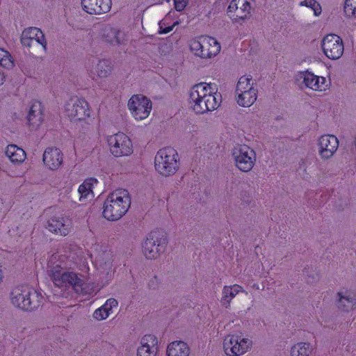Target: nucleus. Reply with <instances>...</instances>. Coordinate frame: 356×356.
I'll use <instances>...</instances> for the list:
<instances>
[{
	"label": "nucleus",
	"mask_w": 356,
	"mask_h": 356,
	"mask_svg": "<svg viewBox=\"0 0 356 356\" xmlns=\"http://www.w3.org/2000/svg\"><path fill=\"white\" fill-rule=\"evenodd\" d=\"M222 99L214 83H200L191 88L189 92L188 104L197 114H204L216 110Z\"/></svg>",
	"instance_id": "nucleus-1"
},
{
	"label": "nucleus",
	"mask_w": 356,
	"mask_h": 356,
	"mask_svg": "<svg viewBox=\"0 0 356 356\" xmlns=\"http://www.w3.org/2000/svg\"><path fill=\"white\" fill-rule=\"evenodd\" d=\"M130 205L131 197L128 191L117 189L111 193L105 200L102 215L108 220H118L127 212Z\"/></svg>",
	"instance_id": "nucleus-2"
},
{
	"label": "nucleus",
	"mask_w": 356,
	"mask_h": 356,
	"mask_svg": "<svg viewBox=\"0 0 356 356\" xmlns=\"http://www.w3.org/2000/svg\"><path fill=\"white\" fill-rule=\"evenodd\" d=\"M43 296L35 289L27 285L17 286L10 293V301L15 308L33 311L42 303Z\"/></svg>",
	"instance_id": "nucleus-3"
},
{
	"label": "nucleus",
	"mask_w": 356,
	"mask_h": 356,
	"mask_svg": "<svg viewBox=\"0 0 356 356\" xmlns=\"http://www.w3.org/2000/svg\"><path fill=\"white\" fill-rule=\"evenodd\" d=\"M49 275L55 286L61 289L72 288L76 293L83 295L90 294L93 292L92 289L89 288L85 282L83 275L77 274L73 271L65 270H50Z\"/></svg>",
	"instance_id": "nucleus-4"
},
{
	"label": "nucleus",
	"mask_w": 356,
	"mask_h": 356,
	"mask_svg": "<svg viewBox=\"0 0 356 356\" xmlns=\"http://www.w3.org/2000/svg\"><path fill=\"white\" fill-rule=\"evenodd\" d=\"M180 167V158L177 151L170 147L159 149L154 157V168L164 177L175 175Z\"/></svg>",
	"instance_id": "nucleus-5"
},
{
	"label": "nucleus",
	"mask_w": 356,
	"mask_h": 356,
	"mask_svg": "<svg viewBox=\"0 0 356 356\" xmlns=\"http://www.w3.org/2000/svg\"><path fill=\"white\" fill-rule=\"evenodd\" d=\"M65 112L70 121L84 130H88L92 122L91 110L88 102L82 98L72 99L66 106Z\"/></svg>",
	"instance_id": "nucleus-6"
},
{
	"label": "nucleus",
	"mask_w": 356,
	"mask_h": 356,
	"mask_svg": "<svg viewBox=\"0 0 356 356\" xmlns=\"http://www.w3.org/2000/svg\"><path fill=\"white\" fill-rule=\"evenodd\" d=\"M252 347V341L242 332L226 335L222 341V350L226 356H242Z\"/></svg>",
	"instance_id": "nucleus-7"
},
{
	"label": "nucleus",
	"mask_w": 356,
	"mask_h": 356,
	"mask_svg": "<svg viewBox=\"0 0 356 356\" xmlns=\"http://www.w3.org/2000/svg\"><path fill=\"white\" fill-rule=\"evenodd\" d=\"M191 51L202 59H211L216 57L221 50L220 42L214 38L201 36L190 41Z\"/></svg>",
	"instance_id": "nucleus-8"
},
{
	"label": "nucleus",
	"mask_w": 356,
	"mask_h": 356,
	"mask_svg": "<svg viewBox=\"0 0 356 356\" xmlns=\"http://www.w3.org/2000/svg\"><path fill=\"white\" fill-rule=\"evenodd\" d=\"M257 99V90L250 76H241L236 86L235 101L241 107H250Z\"/></svg>",
	"instance_id": "nucleus-9"
},
{
	"label": "nucleus",
	"mask_w": 356,
	"mask_h": 356,
	"mask_svg": "<svg viewBox=\"0 0 356 356\" xmlns=\"http://www.w3.org/2000/svg\"><path fill=\"white\" fill-rule=\"evenodd\" d=\"M232 156L236 168L243 172H250L257 161L254 149L244 144L234 147L232 151Z\"/></svg>",
	"instance_id": "nucleus-10"
},
{
	"label": "nucleus",
	"mask_w": 356,
	"mask_h": 356,
	"mask_svg": "<svg viewBox=\"0 0 356 356\" xmlns=\"http://www.w3.org/2000/svg\"><path fill=\"white\" fill-rule=\"evenodd\" d=\"M167 243L163 232H152L143 243V254L147 259H156L165 251Z\"/></svg>",
	"instance_id": "nucleus-11"
},
{
	"label": "nucleus",
	"mask_w": 356,
	"mask_h": 356,
	"mask_svg": "<svg viewBox=\"0 0 356 356\" xmlns=\"http://www.w3.org/2000/svg\"><path fill=\"white\" fill-rule=\"evenodd\" d=\"M127 108L131 116L136 121L140 122L149 116L152 110V102L143 95H133L128 100Z\"/></svg>",
	"instance_id": "nucleus-12"
},
{
	"label": "nucleus",
	"mask_w": 356,
	"mask_h": 356,
	"mask_svg": "<svg viewBox=\"0 0 356 356\" xmlns=\"http://www.w3.org/2000/svg\"><path fill=\"white\" fill-rule=\"evenodd\" d=\"M107 143L111 153L115 157L129 156L134 152L131 138L122 132L109 136Z\"/></svg>",
	"instance_id": "nucleus-13"
},
{
	"label": "nucleus",
	"mask_w": 356,
	"mask_h": 356,
	"mask_svg": "<svg viewBox=\"0 0 356 356\" xmlns=\"http://www.w3.org/2000/svg\"><path fill=\"white\" fill-rule=\"evenodd\" d=\"M339 142L333 134H323L317 139L318 154L321 159L327 161L334 156L339 148Z\"/></svg>",
	"instance_id": "nucleus-14"
},
{
	"label": "nucleus",
	"mask_w": 356,
	"mask_h": 356,
	"mask_svg": "<svg viewBox=\"0 0 356 356\" xmlns=\"http://www.w3.org/2000/svg\"><path fill=\"white\" fill-rule=\"evenodd\" d=\"M322 49L324 54L331 60L340 58L344 51L342 39L337 35L329 34L322 41Z\"/></svg>",
	"instance_id": "nucleus-15"
},
{
	"label": "nucleus",
	"mask_w": 356,
	"mask_h": 356,
	"mask_svg": "<svg viewBox=\"0 0 356 356\" xmlns=\"http://www.w3.org/2000/svg\"><path fill=\"white\" fill-rule=\"evenodd\" d=\"M299 76L305 88L312 91L324 92L330 87V80L324 76L316 75L312 72H302Z\"/></svg>",
	"instance_id": "nucleus-16"
},
{
	"label": "nucleus",
	"mask_w": 356,
	"mask_h": 356,
	"mask_svg": "<svg viewBox=\"0 0 356 356\" xmlns=\"http://www.w3.org/2000/svg\"><path fill=\"white\" fill-rule=\"evenodd\" d=\"M21 43L24 47L30 49L33 42H36L42 46L44 51L47 49V42L42 31L37 27H29L25 29L20 38Z\"/></svg>",
	"instance_id": "nucleus-17"
},
{
	"label": "nucleus",
	"mask_w": 356,
	"mask_h": 356,
	"mask_svg": "<svg viewBox=\"0 0 356 356\" xmlns=\"http://www.w3.org/2000/svg\"><path fill=\"white\" fill-rule=\"evenodd\" d=\"M251 5L248 0H232L227 8L230 17L238 22L250 17Z\"/></svg>",
	"instance_id": "nucleus-18"
},
{
	"label": "nucleus",
	"mask_w": 356,
	"mask_h": 356,
	"mask_svg": "<svg viewBox=\"0 0 356 356\" xmlns=\"http://www.w3.org/2000/svg\"><path fill=\"white\" fill-rule=\"evenodd\" d=\"M46 228L52 234L66 236L72 231V223L67 217L53 216L48 220Z\"/></svg>",
	"instance_id": "nucleus-19"
},
{
	"label": "nucleus",
	"mask_w": 356,
	"mask_h": 356,
	"mask_svg": "<svg viewBox=\"0 0 356 356\" xmlns=\"http://www.w3.org/2000/svg\"><path fill=\"white\" fill-rule=\"evenodd\" d=\"M337 307L341 312H350L356 309V293L348 288H341L336 293Z\"/></svg>",
	"instance_id": "nucleus-20"
},
{
	"label": "nucleus",
	"mask_w": 356,
	"mask_h": 356,
	"mask_svg": "<svg viewBox=\"0 0 356 356\" xmlns=\"http://www.w3.org/2000/svg\"><path fill=\"white\" fill-rule=\"evenodd\" d=\"M159 352L158 338L151 334L143 335L136 349V356H156Z\"/></svg>",
	"instance_id": "nucleus-21"
},
{
	"label": "nucleus",
	"mask_w": 356,
	"mask_h": 356,
	"mask_svg": "<svg viewBox=\"0 0 356 356\" xmlns=\"http://www.w3.org/2000/svg\"><path fill=\"white\" fill-rule=\"evenodd\" d=\"M82 10L90 15H101L108 13L112 7L111 0H81Z\"/></svg>",
	"instance_id": "nucleus-22"
},
{
	"label": "nucleus",
	"mask_w": 356,
	"mask_h": 356,
	"mask_svg": "<svg viewBox=\"0 0 356 356\" xmlns=\"http://www.w3.org/2000/svg\"><path fill=\"white\" fill-rule=\"evenodd\" d=\"M42 161L47 169L57 170L63 165V154L59 148L47 147L44 151Z\"/></svg>",
	"instance_id": "nucleus-23"
},
{
	"label": "nucleus",
	"mask_w": 356,
	"mask_h": 356,
	"mask_svg": "<svg viewBox=\"0 0 356 356\" xmlns=\"http://www.w3.org/2000/svg\"><path fill=\"white\" fill-rule=\"evenodd\" d=\"M113 256L110 251H104L95 259V265L101 275H105L107 281L112 279L114 274L113 266Z\"/></svg>",
	"instance_id": "nucleus-24"
},
{
	"label": "nucleus",
	"mask_w": 356,
	"mask_h": 356,
	"mask_svg": "<svg viewBox=\"0 0 356 356\" xmlns=\"http://www.w3.org/2000/svg\"><path fill=\"white\" fill-rule=\"evenodd\" d=\"M241 293L248 295V291L239 284L225 285L222 287L220 300L221 305L226 309L229 308L232 300Z\"/></svg>",
	"instance_id": "nucleus-25"
},
{
	"label": "nucleus",
	"mask_w": 356,
	"mask_h": 356,
	"mask_svg": "<svg viewBox=\"0 0 356 356\" xmlns=\"http://www.w3.org/2000/svg\"><path fill=\"white\" fill-rule=\"evenodd\" d=\"M74 262L69 256L61 252L53 254L48 261L49 271L50 270H65L74 268Z\"/></svg>",
	"instance_id": "nucleus-26"
},
{
	"label": "nucleus",
	"mask_w": 356,
	"mask_h": 356,
	"mask_svg": "<svg viewBox=\"0 0 356 356\" xmlns=\"http://www.w3.org/2000/svg\"><path fill=\"white\" fill-rule=\"evenodd\" d=\"M112 70L111 62L102 59L99 60L96 65L90 70L89 74L93 81L99 82L108 78L111 74Z\"/></svg>",
	"instance_id": "nucleus-27"
},
{
	"label": "nucleus",
	"mask_w": 356,
	"mask_h": 356,
	"mask_svg": "<svg viewBox=\"0 0 356 356\" xmlns=\"http://www.w3.org/2000/svg\"><path fill=\"white\" fill-rule=\"evenodd\" d=\"M27 126L30 130H38L43 122V109L40 102L33 103L27 115Z\"/></svg>",
	"instance_id": "nucleus-28"
},
{
	"label": "nucleus",
	"mask_w": 356,
	"mask_h": 356,
	"mask_svg": "<svg viewBox=\"0 0 356 356\" xmlns=\"http://www.w3.org/2000/svg\"><path fill=\"white\" fill-rule=\"evenodd\" d=\"M98 184L99 181L97 179L92 177L86 179L78 188L79 201L86 203L92 200L95 197L93 190Z\"/></svg>",
	"instance_id": "nucleus-29"
},
{
	"label": "nucleus",
	"mask_w": 356,
	"mask_h": 356,
	"mask_svg": "<svg viewBox=\"0 0 356 356\" xmlns=\"http://www.w3.org/2000/svg\"><path fill=\"white\" fill-rule=\"evenodd\" d=\"M118 307V302L115 298H108L103 305L94 311L92 318L98 321L106 320L113 313V310L117 309Z\"/></svg>",
	"instance_id": "nucleus-30"
},
{
	"label": "nucleus",
	"mask_w": 356,
	"mask_h": 356,
	"mask_svg": "<svg viewBox=\"0 0 356 356\" xmlns=\"http://www.w3.org/2000/svg\"><path fill=\"white\" fill-rule=\"evenodd\" d=\"M190 354L191 348L184 341H174L166 348V356H189Z\"/></svg>",
	"instance_id": "nucleus-31"
},
{
	"label": "nucleus",
	"mask_w": 356,
	"mask_h": 356,
	"mask_svg": "<svg viewBox=\"0 0 356 356\" xmlns=\"http://www.w3.org/2000/svg\"><path fill=\"white\" fill-rule=\"evenodd\" d=\"M5 153L9 161L14 164L22 163L26 158L25 151L16 145H8Z\"/></svg>",
	"instance_id": "nucleus-32"
},
{
	"label": "nucleus",
	"mask_w": 356,
	"mask_h": 356,
	"mask_svg": "<svg viewBox=\"0 0 356 356\" xmlns=\"http://www.w3.org/2000/svg\"><path fill=\"white\" fill-rule=\"evenodd\" d=\"M103 38L108 44L118 45L122 42V33L115 28L108 26L103 31Z\"/></svg>",
	"instance_id": "nucleus-33"
},
{
	"label": "nucleus",
	"mask_w": 356,
	"mask_h": 356,
	"mask_svg": "<svg viewBox=\"0 0 356 356\" xmlns=\"http://www.w3.org/2000/svg\"><path fill=\"white\" fill-rule=\"evenodd\" d=\"M312 353V347L309 343L298 342L294 344L290 350L291 356H309Z\"/></svg>",
	"instance_id": "nucleus-34"
},
{
	"label": "nucleus",
	"mask_w": 356,
	"mask_h": 356,
	"mask_svg": "<svg viewBox=\"0 0 356 356\" xmlns=\"http://www.w3.org/2000/svg\"><path fill=\"white\" fill-rule=\"evenodd\" d=\"M0 65L3 67L10 69L14 66V60L10 54L0 48Z\"/></svg>",
	"instance_id": "nucleus-35"
},
{
	"label": "nucleus",
	"mask_w": 356,
	"mask_h": 356,
	"mask_svg": "<svg viewBox=\"0 0 356 356\" xmlns=\"http://www.w3.org/2000/svg\"><path fill=\"white\" fill-rule=\"evenodd\" d=\"M299 6H305L312 9L315 16H319L322 13L321 4L316 0H303L299 2Z\"/></svg>",
	"instance_id": "nucleus-36"
},
{
	"label": "nucleus",
	"mask_w": 356,
	"mask_h": 356,
	"mask_svg": "<svg viewBox=\"0 0 356 356\" xmlns=\"http://www.w3.org/2000/svg\"><path fill=\"white\" fill-rule=\"evenodd\" d=\"M343 9L347 17H356V0H346Z\"/></svg>",
	"instance_id": "nucleus-37"
},
{
	"label": "nucleus",
	"mask_w": 356,
	"mask_h": 356,
	"mask_svg": "<svg viewBox=\"0 0 356 356\" xmlns=\"http://www.w3.org/2000/svg\"><path fill=\"white\" fill-rule=\"evenodd\" d=\"M175 8L177 11H182L188 4L187 0H174Z\"/></svg>",
	"instance_id": "nucleus-38"
},
{
	"label": "nucleus",
	"mask_w": 356,
	"mask_h": 356,
	"mask_svg": "<svg viewBox=\"0 0 356 356\" xmlns=\"http://www.w3.org/2000/svg\"><path fill=\"white\" fill-rule=\"evenodd\" d=\"M163 23L161 22H160L159 25H160V30H159V33L161 34H165V33H168L169 32H170L171 31H172L174 26L178 24V22H175L172 26H167L165 28H163L162 26V24Z\"/></svg>",
	"instance_id": "nucleus-39"
},
{
	"label": "nucleus",
	"mask_w": 356,
	"mask_h": 356,
	"mask_svg": "<svg viewBox=\"0 0 356 356\" xmlns=\"http://www.w3.org/2000/svg\"><path fill=\"white\" fill-rule=\"evenodd\" d=\"M6 81V75L3 72L0 70V86Z\"/></svg>",
	"instance_id": "nucleus-40"
},
{
	"label": "nucleus",
	"mask_w": 356,
	"mask_h": 356,
	"mask_svg": "<svg viewBox=\"0 0 356 356\" xmlns=\"http://www.w3.org/2000/svg\"><path fill=\"white\" fill-rule=\"evenodd\" d=\"M90 270L89 266L87 263L83 264L81 268V270L84 273H88Z\"/></svg>",
	"instance_id": "nucleus-41"
},
{
	"label": "nucleus",
	"mask_w": 356,
	"mask_h": 356,
	"mask_svg": "<svg viewBox=\"0 0 356 356\" xmlns=\"http://www.w3.org/2000/svg\"><path fill=\"white\" fill-rule=\"evenodd\" d=\"M252 288L255 289L257 290H259L260 289L259 285L258 284H256V283L253 284Z\"/></svg>",
	"instance_id": "nucleus-42"
},
{
	"label": "nucleus",
	"mask_w": 356,
	"mask_h": 356,
	"mask_svg": "<svg viewBox=\"0 0 356 356\" xmlns=\"http://www.w3.org/2000/svg\"><path fill=\"white\" fill-rule=\"evenodd\" d=\"M3 272H2L1 269H0V284L3 281Z\"/></svg>",
	"instance_id": "nucleus-43"
}]
</instances>
